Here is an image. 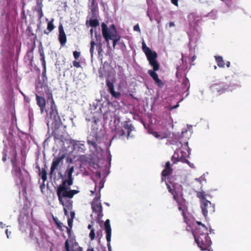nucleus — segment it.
<instances>
[{
  "label": "nucleus",
  "instance_id": "obj_35",
  "mask_svg": "<svg viewBox=\"0 0 251 251\" xmlns=\"http://www.w3.org/2000/svg\"><path fill=\"white\" fill-rule=\"evenodd\" d=\"M154 70H149L148 73L150 74V75L152 77V78H158V75L156 73L154 72Z\"/></svg>",
  "mask_w": 251,
  "mask_h": 251
},
{
  "label": "nucleus",
  "instance_id": "obj_56",
  "mask_svg": "<svg viewBox=\"0 0 251 251\" xmlns=\"http://www.w3.org/2000/svg\"><path fill=\"white\" fill-rule=\"evenodd\" d=\"M177 203L178 204V206H179V205H184V204H183L182 203V202H180L179 201H178V202H177Z\"/></svg>",
  "mask_w": 251,
  "mask_h": 251
},
{
  "label": "nucleus",
  "instance_id": "obj_37",
  "mask_svg": "<svg viewBox=\"0 0 251 251\" xmlns=\"http://www.w3.org/2000/svg\"><path fill=\"white\" fill-rule=\"evenodd\" d=\"M89 237L91 240H93L95 238V232L94 228H92L89 234Z\"/></svg>",
  "mask_w": 251,
  "mask_h": 251
},
{
  "label": "nucleus",
  "instance_id": "obj_45",
  "mask_svg": "<svg viewBox=\"0 0 251 251\" xmlns=\"http://www.w3.org/2000/svg\"><path fill=\"white\" fill-rule=\"evenodd\" d=\"M189 79H183L182 81V85L187 86L189 85Z\"/></svg>",
  "mask_w": 251,
  "mask_h": 251
},
{
  "label": "nucleus",
  "instance_id": "obj_12",
  "mask_svg": "<svg viewBox=\"0 0 251 251\" xmlns=\"http://www.w3.org/2000/svg\"><path fill=\"white\" fill-rule=\"evenodd\" d=\"M105 231L106 233V239L107 242V247L108 251H111V246L110 245L111 238V228L110 224V220L107 219L104 224Z\"/></svg>",
  "mask_w": 251,
  "mask_h": 251
},
{
  "label": "nucleus",
  "instance_id": "obj_25",
  "mask_svg": "<svg viewBox=\"0 0 251 251\" xmlns=\"http://www.w3.org/2000/svg\"><path fill=\"white\" fill-rule=\"evenodd\" d=\"M54 21L53 19H52L51 20L48 22V26H47V30H44V33L46 34H48L50 31L53 30L54 28V26L53 24V22Z\"/></svg>",
  "mask_w": 251,
  "mask_h": 251
},
{
  "label": "nucleus",
  "instance_id": "obj_38",
  "mask_svg": "<svg viewBox=\"0 0 251 251\" xmlns=\"http://www.w3.org/2000/svg\"><path fill=\"white\" fill-rule=\"evenodd\" d=\"M166 184L167 185V188L168 189L169 192L171 193L172 194H174L175 192H176L175 190L171 187L170 184H169L168 183L166 182Z\"/></svg>",
  "mask_w": 251,
  "mask_h": 251
},
{
  "label": "nucleus",
  "instance_id": "obj_49",
  "mask_svg": "<svg viewBox=\"0 0 251 251\" xmlns=\"http://www.w3.org/2000/svg\"><path fill=\"white\" fill-rule=\"evenodd\" d=\"M173 195V199L174 200H175L176 202L179 201L178 198L176 196V192H175L174 194H172Z\"/></svg>",
  "mask_w": 251,
  "mask_h": 251
},
{
  "label": "nucleus",
  "instance_id": "obj_21",
  "mask_svg": "<svg viewBox=\"0 0 251 251\" xmlns=\"http://www.w3.org/2000/svg\"><path fill=\"white\" fill-rule=\"evenodd\" d=\"M123 127L126 130L127 136H129L130 132L134 129L133 126L129 121H125L123 124Z\"/></svg>",
  "mask_w": 251,
  "mask_h": 251
},
{
  "label": "nucleus",
  "instance_id": "obj_24",
  "mask_svg": "<svg viewBox=\"0 0 251 251\" xmlns=\"http://www.w3.org/2000/svg\"><path fill=\"white\" fill-rule=\"evenodd\" d=\"M217 65L220 68H224L225 66V63L224 61L223 57L221 56H214Z\"/></svg>",
  "mask_w": 251,
  "mask_h": 251
},
{
  "label": "nucleus",
  "instance_id": "obj_61",
  "mask_svg": "<svg viewBox=\"0 0 251 251\" xmlns=\"http://www.w3.org/2000/svg\"><path fill=\"white\" fill-rule=\"evenodd\" d=\"M87 251H94V250L93 248L88 249Z\"/></svg>",
  "mask_w": 251,
  "mask_h": 251
},
{
  "label": "nucleus",
  "instance_id": "obj_11",
  "mask_svg": "<svg viewBox=\"0 0 251 251\" xmlns=\"http://www.w3.org/2000/svg\"><path fill=\"white\" fill-rule=\"evenodd\" d=\"M70 142L73 146L74 150L78 152L84 153L86 151L84 141L71 139Z\"/></svg>",
  "mask_w": 251,
  "mask_h": 251
},
{
  "label": "nucleus",
  "instance_id": "obj_54",
  "mask_svg": "<svg viewBox=\"0 0 251 251\" xmlns=\"http://www.w3.org/2000/svg\"><path fill=\"white\" fill-rule=\"evenodd\" d=\"M5 233H6V234L7 237V238H9V234H10V233H11V232H10V231H8V229H6V230H5Z\"/></svg>",
  "mask_w": 251,
  "mask_h": 251
},
{
  "label": "nucleus",
  "instance_id": "obj_13",
  "mask_svg": "<svg viewBox=\"0 0 251 251\" xmlns=\"http://www.w3.org/2000/svg\"><path fill=\"white\" fill-rule=\"evenodd\" d=\"M64 158V155H63L61 156L53 158L50 167V174L52 175L54 173V171L57 169L60 163L63 161Z\"/></svg>",
  "mask_w": 251,
  "mask_h": 251
},
{
  "label": "nucleus",
  "instance_id": "obj_5",
  "mask_svg": "<svg viewBox=\"0 0 251 251\" xmlns=\"http://www.w3.org/2000/svg\"><path fill=\"white\" fill-rule=\"evenodd\" d=\"M209 196L203 191L197 192V197L200 199L202 213L205 218L208 214L213 213L215 209V204L206 199V197Z\"/></svg>",
  "mask_w": 251,
  "mask_h": 251
},
{
  "label": "nucleus",
  "instance_id": "obj_40",
  "mask_svg": "<svg viewBox=\"0 0 251 251\" xmlns=\"http://www.w3.org/2000/svg\"><path fill=\"white\" fill-rule=\"evenodd\" d=\"M73 55H74V58L75 59H77L79 57L80 53L79 52H78L77 51H75L73 52Z\"/></svg>",
  "mask_w": 251,
  "mask_h": 251
},
{
  "label": "nucleus",
  "instance_id": "obj_1",
  "mask_svg": "<svg viewBox=\"0 0 251 251\" xmlns=\"http://www.w3.org/2000/svg\"><path fill=\"white\" fill-rule=\"evenodd\" d=\"M45 80H47V79H38L36 84V89L40 94L46 93L47 101L50 103V107L47 112L46 117L47 124L48 127H50L54 130V132L56 134L57 130L62 124V123L53 99L52 92Z\"/></svg>",
  "mask_w": 251,
  "mask_h": 251
},
{
  "label": "nucleus",
  "instance_id": "obj_23",
  "mask_svg": "<svg viewBox=\"0 0 251 251\" xmlns=\"http://www.w3.org/2000/svg\"><path fill=\"white\" fill-rule=\"evenodd\" d=\"M37 168H38L39 171V176L41 177L44 182L46 181L47 180V172L46 170L47 167L45 166L44 168H43L41 171L40 168L39 166L37 167Z\"/></svg>",
  "mask_w": 251,
  "mask_h": 251
},
{
  "label": "nucleus",
  "instance_id": "obj_58",
  "mask_svg": "<svg viewBox=\"0 0 251 251\" xmlns=\"http://www.w3.org/2000/svg\"><path fill=\"white\" fill-rule=\"evenodd\" d=\"M88 228L91 230L92 228H92V225H89L88 226Z\"/></svg>",
  "mask_w": 251,
  "mask_h": 251
},
{
  "label": "nucleus",
  "instance_id": "obj_55",
  "mask_svg": "<svg viewBox=\"0 0 251 251\" xmlns=\"http://www.w3.org/2000/svg\"><path fill=\"white\" fill-rule=\"evenodd\" d=\"M37 244H38V246H39L40 247H43V244H41L39 242V240H38V239H37Z\"/></svg>",
  "mask_w": 251,
  "mask_h": 251
},
{
  "label": "nucleus",
  "instance_id": "obj_10",
  "mask_svg": "<svg viewBox=\"0 0 251 251\" xmlns=\"http://www.w3.org/2000/svg\"><path fill=\"white\" fill-rule=\"evenodd\" d=\"M91 207L93 212L97 214V217L96 221L97 223L100 224L101 219L103 215L102 214V206L101 203H91Z\"/></svg>",
  "mask_w": 251,
  "mask_h": 251
},
{
  "label": "nucleus",
  "instance_id": "obj_43",
  "mask_svg": "<svg viewBox=\"0 0 251 251\" xmlns=\"http://www.w3.org/2000/svg\"><path fill=\"white\" fill-rule=\"evenodd\" d=\"M97 236L100 239L102 236V232L101 229H99L97 231Z\"/></svg>",
  "mask_w": 251,
  "mask_h": 251
},
{
  "label": "nucleus",
  "instance_id": "obj_47",
  "mask_svg": "<svg viewBox=\"0 0 251 251\" xmlns=\"http://www.w3.org/2000/svg\"><path fill=\"white\" fill-rule=\"evenodd\" d=\"M134 30L136 31L140 32V29L138 25H135L133 27Z\"/></svg>",
  "mask_w": 251,
  "mask_h": 251
},
{
  "label": "nucleus",
  "instance_id": "obj_41",
  "mask_svg": "<svg viewBox=\"0 0 251 251\" xmlns=\"http://www.w3.org/2000/svg\"><path fill=\"white\" fill-rule=\"evenodd\" d=\"M65 248L66 251H70L69 240L67 239L65 243Z\"/></svg>",
  "mask_w": 251,
  "mask_h": 251
},
{
  "label": "nucleus",
  "instance_id": "obj_16",
  "mask_svg": "<svg viewBox=\"0 0 251 251\" xmlns=\"http://www.w3.org/2000/svg\"><path fill=\"white\" fill-rule=\"evenodd\" d=\"M173 170L171 167L170 162L168 161L166 163V168L162 172V181H165L166 176L172 173Z\"/></svg>",
  "mask_w": 251,
  "mask_h": 251
},
{
  "label": "nucleus",
  "instance_id": "obj_57",
  "mask_svg": "<svg viewBox=\"0 0 251 251\" xmlns=\"http://www.w3.org/2000/svg\"><path fill=\"white\" fill-rule=\"evenodd\" d=\"M226 66L227 67H229V66H230V62L229 61H227L226 62Z\"/></svg>",
  "mask_w": 251,
  "mask_h": 251
},
{
  "label": "nucleus",
  "instance_id": "obj_4",
  "mask_svg": "<svg viewBox=\"0 0 251 251\" xmlns=\"http://www.w3.org/2000/svg\"><path fill=\"white\" fill-rule=\"evenodd\" d=\"M102 35L108 46L109 40H112L113 47L115 48L117 42L120 40L121 36L118 34L114 25L112 24L108 28L107 25L102 23L101 25Z\"/></svg>",
  "mask_w": 251,
  "mask_h": 251
},
{
  "label": "nucleus",
  "instance_id": "obj_22",
  "mask_svg": "<svg viewBox=\"0 0 251 251\" xmlns=\"http://www.w3.org/2000/svg\"><path fill=\"white\" fill-rule=\"evenodd\" d=\"M196 223L199 226L198 227H196L195 230V232L194 234H197V232L199 231V233L201 232H208V228L202 224L201 222L200 221H197Z\"/></svg>",
  "mask_w": 251,
  "mask_h": 251
},
{
  "label": "nucleus",
  "instance_id": "obj_18",
  "mask_svg": "<svg viewBox=\"0 0 251 251\" xmlns=\"http://www.w3.org/2000/svg\"><path fill=\"white\" fill-rule=\"evenodd\" d=\"M115 135L112 137L111 142L115 139L120 138L123 136H125L126 134L124 129L120 127H116L115 129Z\"/></svg>",
  "mask_w": 251,
  "mask_h": 251
},
{
  "label": "nucleus",
  "instance_id": "obj_50",
  "mask_svg": "<svg viewBox=\"0 0 251 251\" xmlns=\"http://www.w3.org/2000/svg\"><path fill=\"white\" fill-rule=\"evenodd\" d=\"M73 65L75 67H80V65H79V62H78L77 61H74L73 62Z\"/></svg>",
  "mask_w": 251,
  "mask_h": 251
},
{
  "label": "nucleus",
  "instance_id": "obj_27",
  "mask_svg": "<svg viewBox=\"0 0 251 251\" xmlns=\"http://www.w3.org/2000/svg\"><path fill=\"white\" fill-rule=\"evenodd\" d=\"M178 209L179 211H181L182 212V215L183 216L184 219V221L185 222H186V215L185 214V210H186V207H185V205H179V206L178 207Z\"/></svg>",
  "mask_w": 251,
  "mask_h": 251
},
{
  "label": "nucleus",
  "instance_id": "obj_48",
  "mask_svg": "<svg viewBox=\"0 0 251 251\" xmlns=\"http://www.w3.org/2000/svg\"><path fill=\"white\" fill-rule=\"evenodd\" d=\"M6 157H7V154L5 151H4L3 152V156H2V160L3 162H5L6 160Z\"/></svg>",
  "mask_w": 251,
  "mask_h": 251
},
{
  "label": "nucleus",
  "instance_id": "obj_3",
  "mask_svg": "<svg viewBox=\"0 0 251 251\" xmlns=\"http://www.w3.org/2000/svg\"><path fill=\"white\" fill-rule=\"evenodd\" d=\"M105 131L102 129H93L90 135L87 137V142L90 151L95 153H101L102 152L101 148L100 146L103 139Z\"/></svg>",
  "mask_w": 251,
  "mask_h": 251
},
{
  "label": "nucleus",
  "instance_id": "obj_30",
  "mask_svg": "<svg viewBox=\"0 0 251 251\" xmlns=\"http://www.w3.org/2000/svg\"><path fill=\"white\" fill-rule=\"evenodd\" d=\"M53 219L55 223L56 224L58 228L60 230H61L62 227L64 226L63 224L61 222L58 221V220L56 218H53Z\"/></svg>",
  "mask_w": 251,
  "mask_h": 251
},
{
  "label": "nucleus",
  "instance_id": "obj_60",
  "mask_svg": "<svg viewBox=\"0 0 251 251\" xmlns=\"http://www.w3.org/2000/svg\"><path fill=\"white\" fill-rule=\"evenodd\" d=\"M90 33H91V36H92V35H93V29L92 28H91V29H90Z\"/></svg>",
  "mask_w": 251,
  "mask_h": 251
},
{
  "label": "nucleus",
  "instance_id": "obj_51",
  "mask_svg": "<svg viewBox=\"0 0 251 251\" xmlns=\"http://www.w3.org/2000/svg\"><path fill=\"white\" fill-rule=\"evenodd\" d=\"M172 3L174 5L177 6L178 5V0H171Z\"/></svg>",
  "mask_w": 251,
  "mask_h": 251
},
{
  "label": "nucleus",
  "instance_id": "obj_26",
  "mask_svg": "<svg viewBox=\"0 0 251 251\" xmlns=\"http://www.w3.org/2000/svg\"><path fill=\"white\" fill-rule=\"evenodd\" d=\"M90 44L91 47L90 49V52L91 53V58H93L95 52V47L97 45L94 41H91Z\"/></svg>",
  "mask_w": 251,
  "mask_h": 251
},
{
  "label": "nucleus",
  "instance_id": "obj_17",
  "mask_svg": "<svg viewBox=\"0 0 251 251\" xmlns=\"http://www.w3.org/2000/svg\"><path fill=\"white\" fill-rule=\"evenodd\" d=\"M12 173L13 176L19 178L21 183L23 182L24 177L23 176L22 172L19 167H15L12 168Z\"/></svg>",
  "mask_w": 251,
  "mask_h": 251
},
{
  "label": "nucleus",
  "instance_id": "obj_6",
  "mask_svg": "<svg viewBox=\"0 0 251 251\" xmlns=\"http://www.w3.org/2000/svg\"><path fill=\"white\" fill-rule=\"evenodd\" d=\"M195 240L199 247L202 251H212L211 248L212 241L208 235V232H197V234H193Z\"/></svg>",
  "mask_w": 251,
  "mask_h": 251
},
{
  "label": "nucleus",
  "instance_id": "obj_19",
  "mask_svg": "<svg viewBox=\"0 0 251 251\" xmlns=\"http://www.w3.org/2000/svg\"><path fill=\"white\" fill-rule=\"evenodd\" d=\"M189 23L191 25L196 24L200 20V17L195 13H191L188 15Z\"/></svg>",
  "mask_w": 251,
  "mask_h": 251
},
{
  "label": "nucleus",
  "instance_id": "obj_31",
  "mask_svg": "<svg viewBox=\"0 0 251 251\" xmlns=\"http://www.w3.org/2000/svg\"><path fill=\"white\" fill-rule=\"evenodd\" d=\"M14 158H12L11 160V163H12V166H13L12 168H14L15 167H17V165H16V163L17 153H16V151L15 150H14Z\"/></svg>",
  "mask_w": 251,
  "mask_h": 251
},
{
  "label": "nucleus",
  "instance_id": "obj_53",
  "mask_svg": "<svg viewBox=\"0 0 251 251\" xmlns=\"http://www.w3.org/2000/svg\"><path fill=\"white\" fill-rule=\"evenodd\" d=\"M195 180H197V181H199L200 183H201V181L204 180V178H202V177H201L199 178H196Z\"/></svg>",
  "mask_w": 251,
  "mask_h": 251
},
{
  "label": "nucleus",
  "instance_id": "obj_34",
  "mask_svg": "<svg viewBox=\"0 0 251 251\" xmlns=\"http://www.w3.org/2000/svg\"><path fill=\"white\" fill-rule=\"evenodd\" d=\"M155 84L157 85L159 87H162L164 85V83L161 81V79H154Z\"/></svg>",
  "mask_w": 251,
  "mask_h": 251
},
{
  "label": "nucleus",
  "instance_id": "obj_46",
  "mask_svg": "<svg viewBox=\"0 0 251 251\" xmlns=\"http://www.w3.org/2000/svg\"><path fill=\"white\" fill-rule=\"evenodd\" d=\"M64 227L66 228L68 236H69V237H70L71 236L72 228L68 227L67 226H64Z\"/></svg>",
  "mask_w": 251,
  "mask_h": 251
},
{
  "label": "nucleus",
  "instance_id": "obj_8",
  "mask_svg": "<svg viewBox=\"0 0 251 251\" xmlns=\"http://www.w3.org/2000/svg\"><path fill=\"white\" fill-rule=\"evenodd\" d=\"M59 203L64 207L63 210L66 216H69L68 210H72L73 208V201L70 199H72L74 195L72 196H64L62 194L60 195L56 193Z\"/></svg>",
  "mask_w": 251,
  "mask_h": 251
},
{
  "label": "nucleus",
  "instance_id": "obj_36",
  "mask_svg": "<svg viewBox=\"0 0 251 251\" xmlns=\"http://www.w3.org/2000/svg\"><path fill=\"white\" fill-rule=\"evenodd\" d=\"M100 194H97L96 197L94 198L93 201L92 203H101L100 202Z\"/></svg>",
  "mask_w": 251,
  "mask_h": 251
},
{
  "label": "nucleus",
  "instance_id": "obj_39",
  "mask_svg": "<svg viewBox=\"0 0 251 251\" xmlns=\"http://www.w3.org/2000/svg\"><path fill=\"white\" fill-rule=\"evenodd\" d=\"M39 52H40L41 56H42V60H43V63L44 64L45 61L44 52L43 49H40Z\"/></svg>",
  "mask_w": 251,
  "mask_h": 251
},
{
  "label": "nucleus",
  "instance_id": "obj_62",
  "mask_svg": "<svg viewBox=\"0 0 251 251\" xmlns=\"http://www.w3.org/2000/svg\"><path fill=\"white\" fill-rule=\"evenodd\" d=\"M147 15L149 17L150 20L151 21H152V18L150 16L149 14L148 13H147Z\"/></svg>",
  "mask_w": 251,
  "mask_h": 251
},
{
  "label": "nucleus",
  "instance_id": "obj_29",
  "mask_svg": "<svg viewBox=\"0 0 251 251\" xmlns=\"http://www.w3.org/2000/svg\"><path fill=\"white\" fill-rule=\"evenodd\" d=\"M38 15H39V18H38V22H39V23L38 24V29H40V27H41V19L42 18V17L43 16V11L42 10H39L38 11Z\"/></svg>",
  "mask_w": 251,
  "mask_h": 251
},
{
  "label": "nucleus",
  "instance_id": "obj_7",
  "mask_svg": "<svg viewBox=\"0 0 251 251\" xmlns=\"http://www.w3.org/2000/svg\"><path fill=\"white\" fill-rule=\"evenodd\" d=\"M115 79H106L107 91L110 94L112 98L120 99L121 97V88L120 85L116 87L115 85Z\"/></svg>",
  "mask_w": 251,
  "mask_h": 251
},
{
  "label": "nucleus",
  "instance_id": "obj_15",
  "mask_svg": "<svg viewBox=\"0 0 251 251\" xmlns=\"http://www.w3.org/2000/svg\"><path fill=\"white\" fill-rule=\"evenodd\" d=\"M36 100L37 101V104L40 107L41 113L44 112L46 106V100L44 97L39 96L36 94Z\"/></svg>",
  "mask_w": 251,
  "mask_h": 251
},
{
  "label": "nucleus",
  "instance_id": "obj_9",
  "mask_svg": "<svg viewBox=\"0 0 251 251\" xmlns=\"http://www.w3.org/2000/svg\"><path fill=\"white\" fill-rule=\"evenodd\" d=\"M145 54L150 65L152 67L153 70H158L159 69V65L156 61L157 56V53L151 50L145 53Z\"/></svg>",
  "mask_w": 251,
  "mask_h": 251
},
{
  "label": "nucleus",
  "instance_id": "obj_59",
  "mask_svg": "<svg viewBox=\"0 0 251 251\" xmlns=\"http://www.w3.org/2000/svg\"><path fill=\"white\" fill-rule=\"evenodd\" d=\"M174 25H175V24H174V23H173V22H171V23H170V26H174Z\"/></svg>",
  "mask_w": 251,
  "mask_h": 251
},
{
  "label": "nucleus",
  "instance_id": "obj_44",
  "mask_svg": "<svg viewBox=\"0 0 251 251\" xmlns=\"http://www.w3.org/2000/svg\"><path fill=\"white\" fill-rule=\"evenodd\" d=\"M97 47V50L98 51V54H100L101 52L102 51V49L100 45H99L98 46H96Z\"/></svg>",
  "mask_w": 251,
  "mask_h": 251
},
{
  "label": "nucleus",
  "instance_id": "obj_28",
  "mask_svg": "<svg viewBox=\"0 0 251 251\" xmlns=\"http://www.w3.org/2000/svg\"><path fill=\"white\" fill-rule=\"evenodd\" d=\"M90 25L92 27H96L99 25V22L97 19H91L89 21Z\"/></svg>",
  "mask_w": 251,
  "mask_h": 251
},
{
  "label": "nucleus",
  "instance_id": "obj_52",
  "mask_svg": "<svg viewBox=\"0 0 251 251\" xmlns=\"http://www.w3.org/2000/svg\"><path fill=\"white\" fill-rule=\"evenodd\" d=\"M70 215H71V218L70 219H72V220L74 219V218H75V213L74 211H71V213H70Z\"/></svg>",
  "mask_w": 251,
  "mask_h": 251
},
{
  "label": "nucleus",
  "instance_id": "obj_2",
  "mask_svg": "<svg viewBox=\"0 0 251 251\" xmlns=\"http://www.w3.org/2000/svg\"><path fill=\"white\" fill-rule=\"evenodd\" d=\"M74 171V166L70 167L66 171L65 174L68 179L63 180L61 184L58 186L56 193H58L59 195L62 194L64 196H72L79 193L78 190L69 189L70 187L73 184L72 174Z\"/></svg>",
  "mask_w": 251,
  "mask_h": 251
},
{
  "label": "nucleus",
  "instance_id": "obj_20",
  "mask_svg": "<svg viewBox=\"0 0 251 251\" xmlns=\"http://www.w3.org/2000/svg\"><path fill=\"white\" fill-rule=\"evenodd\" d=\"M180 154H177V161H180L182 163H186L188 164L190 166H191L190 164V162L187 159V157H188L189 154L186 153L184 154L183 152L181 151Z\"/></svg>",
  "mask_w": 251,
  "mask_h": 251
},
{
  "label": "nucleus",
  "instance_id": "obj_32",
  "mask_svg": "<svg viewBox=\"0 0 251 251\" xmlns=\"http://www.w3.org/2000/svg\"><path fill=\"white\" fill-rule=\"evenodd\" d=\"M152 134L154 137L159 139H162L165 138V136L164 135L159 134L158 132L156 131L152 132Z\"/></svg>",
  "mask_w": 251,
  "mask_h": 251
},
{
  "label": "nucleus",
  "instance_id": "obj_63",
  "mask_svg": "<svg viewBox=\"0 0 251 251\" xmlns=\"http://www.w3.org/2000/svg\"><path fill=\"white\" fill-rule=\"evenodd\" d=\"M195 59H196V56L194 55V56H193V57H192V60H193V61L195 60Z\"/></svg>",
  "mask_w": 251,
  "mask_h": 251
},
{
  "label": "nucleus",
  "instance_id": "obj_42",
  "mask_svg": "<svg viewBox=\"0 0 251 251\" xmlns=\"http://www.w3.org/2000/svg\"><path fill=\"white\" fill-rule=\"evenodd\" d=\"M73 222V220H72V219L68 218V226H69L68 227L72 228Z\"/></svg>",
  "mask_w": 251,
  "mask_h": 251
},
{
  "label": "nucleus",
  "instance_id": "obj_33",
  "mask_svg": "<svg viewBox=\"0 0 251 251\" xmlns=\"http://www.w3.org/2000/svg\"><path fill=\"white\" fill-rule=\"evenodd\" d=\"M142 50L145 53L151 50V49L147 46L146 43L144 41L142 43Z\"/></svg>",
  "mask_w": 251,
  "mask_h": 251
},
{
  "label": "nucleus",
  "instance_id": "obj_14",
  "mask_svg": "<svg viewBox=\"0 0 251 251\" xmlns=\"http://www.w3.org/2000/svg\"><path fill=\"white\" fill-rule=\"evenodd\" d=\"M58 39L62 46L65 45L67 41L66 34L64 31L62 25L59 26V37Z\"/></svg>",
  "mask_w": 251,
  "mask_h": 251
},
{
  "label": "nucleus",
  "instance_id": "obj_64",
  "mask_svg": "<svg viewBox=\"0 0 251 251\" xmlns=\"http://www.w3.org/2000/svg\"><path fill=\"white\" fill-rule=\"evenodd\" d=\"M95 3V0H92V4L93 5Z\"/></svg>",
  "mask_w": 251,
  "mask_h": 251
}]
</instances>
